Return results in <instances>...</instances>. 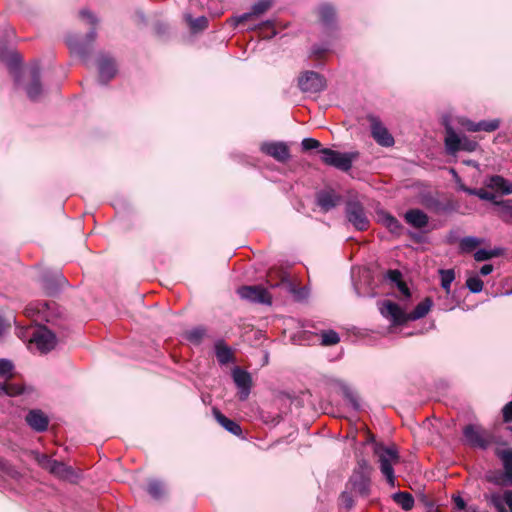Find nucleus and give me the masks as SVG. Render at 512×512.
I'll return each mask as SVG.
<instances>
[{
  "mask_svg": "<svg viewBox=\"0 0 512 512\" xmlns=\"http://www.w3.org/2000/svg\"><path fill=\"white\" fill-rule=\"evenodd\" d=\"M24 314L35 322L62 326L63 313L55 301H33L25 307Z\"/></svg>",
  "mask_w": 512,
  "mask_h": 512,
  "instance_id": "obj_1",
  "label": "nucleus"
},
{
  "mask_svg": "<svg viewBox=\"0 0 512 512\" xmlns=\"http://www.w3.org/2000/svg\"><path fill=\"white\" fill-rule=\"evenodd\" d=\"M374 455L378 458L380 471L391 487H395V473L393 466L400 462V455L397 448L385 446L382 443L375 442L373 445Z\"/></svg>",
  "mask_w": 512,
  "mask_h": 512,
  "instance_id": "obj_2",
  "label": "nucleus"
},
{
  "mask_svg": "<svg viewBox=\"0 0 512 512\" xmlns=\"http://www.w3.org/2000/svg\"><path fill=\"white\" fill-rule=\"evenodd\" d=\"M79 14L81 18L87 20V22L93 27L87 33L85 40L79 39L76 35H68L66 37V43L72 53L84 58L89 55L92 49V44L96 39L97 32L95 26L98 21L97 18L89 10L83 9Z\"/></svg>",
  "mask_w": 512,
  "mask_h": 512,
  "instance_id": "obj_3",
  "label": "nucleus"
},
{
  "mask_svg": "<svg viewBox=\"0 0 512 512\" xmlns=\"http://www.w3.org/2000/svg\"><path fill=\"white\" fill-rule=\"evenodd\" d=\"M445 138L444 144L446 152L449 155H456L459 151L474 152L478 143L471 140L464 134H458L450 124L449 120H444Z\"/></svg>",
  "mask_w": 512,
  "mask_h": 512,
  "instance_id": "obj_4",
  "label": "nucleus"
},
{
  "mask_svg": "<svg viewBox=\"0 0 512 512\" xmlns=\"http://www.w3.org/2000/svg\"><path fill=\"white\" fill-rule=\"evenodd\" d=\"M418 202L434 214H450L458 211V205L451 199L442 200L431 191H422L418 195Z\"/></svg>",
  "mask_w": 512,
  "mask_h": 512,
  "instance_id": "obj_5",
  "label": "nucleus"
},
{
  "mask_svg": "<svg viewBox=\"0 0 512 512\" xmlns=\"http://www.w3.org/2000/svg\"><path fill=\"white\" fill-rule=\"evenodd\" d=\"M321 161L328 166L334 167L341 171H349L353 161L358 157V152H345L332 150L330 148H321Z\"/></svg>",
  "mask_w": 512,
  "mask_h": 512,
  "instance_id": "obj_6",
  "label": "nucleus"
},
{
  "mask_svg": "<svg viewBox=\"0 0 512 512\" xmlns=\"http://www.w3.org/2000/svg\"><path fill=\"white\" fill-rule=\"evenodd\" d=\"M28 336L31 337L30 342L34 343L37 349L44 354L52 351L58 343L55 333L45 326L33 328L31 331L29 329Z\"/></svg>",
  "mask_w": 512,
  "mask_h": 512,
  "instance_id": "obj_7",
  "label": "nucleus"
},
{
  "mask_svg": "<svg viewBox=\"0 0 512 512\" xmlns=\"http://www.w3.org/2000/svg\"><path fill=\"white\" fill-rule=\"evenodd\" d=\"M345 215L350 224L359 231L367 230L369 219L363 205L357 200H348L345 205Z\"/></svg>",
  "mask_w": 512,
  "mask_h": 512,
  "instance_id": "obj_8",
  "label": "nucleus"
},
{
  "mask_svg": "<svg viewBox=\"0 0 512 512\" xmlns=\"http://www.w3.org/2000/svg\"><path fill=\"white\" fill-rule=\"evenodd\" d=\"M370 466L366 460L359 462V470L355 471L351 476L349 483L352 490L362 497H367L370 494Z\"/></svg>",
  "mask_w": 512,
  "mask_h": 512,
  "instance_id": "obj_9",
  "label": "nucleus"
},
{
  "mask_svg": "<svg viewBox=\"0 0 512 512\" xmlns=\"http://www.w3.org/2000/svg\"><path fill=\"white\" fill-rule=\"evenodd\" d=\"M298 86L303 93H319L326 87V81L322 75L314 71H305L298 78Z\"/></svg>",
  "mask_w": 512,
  "mask_h": 512,
  "instance_id": "obj_10",
  "label": "nucleus"
},
{
  "mask_svg": "<svg viewBox=\"0 0 512 512\" xmlns=\"http://www.w3.org/2000/svg\"><path fill=\"white\" fill-rule=\"evenodd\" d=\"M464 441L473 448L487 449L491 441L485 431L477 425L469 424L463 429Z\"/></svg>",
  "mask_w": 512,
  "mask_h": 512,
  "instance_id": "obj_11",
  "label": "nucleus"
},
{
  "mask_svg": "<svg viewBox=\"0 0 512 512\" xmlns=\"http://www.w3.org/2000/svg\"><path fill=\"white\" fill-rule=\"evenodd\" d=\"M35 459L42 468L59 478L68 479L73 475L71 467L63 462L51 459L45 454L37 453Z\"/></svg>",
  "mask_w": 512,
  "mask_h": 512,
  "instance_id": "obj_12",
  "label": "nucleus"
},
{
  "mask_svg": "<svg viewBox=\"0 0 512 512\" xmlns=\"http://www.w3.org/2000/svg\"><path fill=\"white\" fill-rule=\"evenodd\" d=\"M241 299L248 300L253 303L267 304L272 303L270 293L266 288L260 285L242 286L237 290Z\"/></svg>",
  "mask_w": 512,
  "mask_h": 512,
  "instance_id": "obj_13",
  "label": "nucleus"
},
{
  "mask_svg": "<svg viewBox=\"0 0 512 512\" xmlns=\"http://www.w3.org/2000/svg\"><path fill=\"white\" fill-rule=\"evenodd\" d=\"M370 122V130L373 139L382 147H391L395 141L388 129L383 125L381 120L373 115L368 116Z\"/></svg>",
  "mask_w": 512,
  "mask_h": 512,
  "instance_id": "obj_14",
  "label": "nucleus"
},
{
  "mask_svg": "<svg viewBox=\"0 0 512 512\" xmlns=\"http://www.w3.org/2000/svg\"><path fill=\"white\" fill-rule=\"evenodd\" d=\"M232 379L238 389L239 400H247L252 388L251 374L240 367H234L232 369Z\"/></svg>",
  "mask_w": 512,
  "mask_h": 512,
  "instance_id": "obj_15",
  "label": "nucleus"
},
{
  "mask_svg": "<svg viewBox=\"0 0 512 512\" xmlns=\"http://www.w3.org/2000/svg\"><path fill=\"white\" fill-rule=\"evenodd\" d=\"M261 152L274 158L276 161L284 163L290 158L289 147L285 142L267 141L260 146Z\"/></svg>",
  "mask_w": 512,
  "mask_h": 512,
  "instance_id": "obj_16",
  "label": "nucleus"
},
{
  "mask_svg": "<svg viewBox=\"0 0 512 512\" xmlns=\"http://www.w3.org/2000/svg\"><path fill=\"white\" fill-rule=\"evenodd\" d=\"M66 284V279L59 271L45 272L41 276V287L46 295H56Z\"/></svg>",
  "mask_w": 512,
  "mask_h": 512,
  "instance_id": "obj_17",
  "label": "nucleus"
},
{
  "mask_svg": "<svg viewBox=\"0 0 512 512\" xmlns=\"http://www.w3.org/2000/svg\"><path fill=\"white\" fill-rule=\"evenodd\" d=\"M458 124L468 132H493L500 127L499 119L481 120L474 122L466 117H458Z\"/></svg>",
  "mask_w": 512,
  "mask_h": 512,
  "instance_id": "obj_18",
  "label": "nucleus"
},
{
  "mask_svg": "<svg viewBox=\"0 0 512 512\" xmlns=\"http://www.w3.org/2000/svg\"><path fill=\"white\" fill-rule=\"evenodd\" d=\"M30 83L25 87L27 96L32 101H37L42 95L43 89L40 82L41 70L38 64H33L28 69Z\"/></svg>",
  "mask_w": 512,
  "mask_h": 512,
  "instance_id": "obj_19",
  "label": "nucleus"
},
{
  "mask_svg": "<svg viewBox=\"0 0 512 512\" xmlns=\"http://www.w3.org/2000/svg\"><path fill=\"white\" fill-rule=\"evenodd\" d=\"M383 317L389 319L394 325H399L407 321V314L394 302L383 301L379 306Z\"/></svg>",
  "mask_w": 512,
  "mask_h": 512,
  "instance_id": "obj_20",
  "label": "nucleus"
},
{
  "mask_svg": "<svg viewBox=\"0 0 512 512\" xmlns=\"http://www.w3.org/2000/svg\"><path fill=\"white\" fill-rule=\"evenodd\" d=\"M98 73L99 81L101 84H107L117 72V66L111 57L107 55H101L98 58Z\"/></svg>",
  "mask_w": 512,
  "mask_h": 512,
  "instance_id": "obj_21",
  "label": "nucleus"
},
{
  "mask_svg": "<svg viewBox=\"0 0 512 512\" xmlns=\"http://www.w3.org/2000/svg\"><path fill=\"white\" fill-rule=\"evenodd\" d=\"M272 6V0H259L255 4L252 5L251 11L247 13H243L238 16H234L231 18V23L233 26H238L239 24L249 20L253 16H259L265 13Z\"/></svg>",
  "mask_w": 512,
  "mask_h": 512,
  "instance_id": "obj_22",
  "label": "nucleus"
},
{
  "mask_svg": "<svg viewBox=\"0 0 512 512\" xmlns=\"http://www.w3.org/2000/svg\"><path fill=\"white\" fill-rule=\"evenodd\" d=\"M0 61L4 62L14 74L15 82L19 83L18 68L21 63V57L16 51L9 50L7 47L0 45Z\"/></svg>",
  "mask_w": 512,
  "mask_h": 512,
  "instance_id": "obj_23",
  "label": "nucleus"
},
{
  "mask_svg": "<svg viewBox=\"0 0 512 512\" xmlns=\"http://www.w3.org/2000/svg\"><path fill=\"white\" fill-rule=\"evenodd\" d=\"M488 499L497 512H512V492L510 490H505L503 493H492Z\"/></svg>",
  "mask_w": 512,
  "mask_h": 512,
  "instance_id": "obj_24",
  "label": "nucleus"
},
{
  "mask_svg": "<svg viewBox=\"0 0 512 512\" xmlns=\"http://www.w3.org/2000/svg\"><path fill=\"white\" fill-rule=\"evenodd\" d=\"M340 200L341 197L333 190H321L316 194V203L325 213L335 208Z\"/></svg>",
  "mask_w": 512,
  "mask_h": 512,
  "instance_id": "obj_25",
  "label": "nucleus"
},
{
  "mask_svg": "<svg viewBox=\"0 0 512 512\" xmlns=\"http://www.w3.org/2000/svg\"><path fill=\"white\" fill-rule=\"evenodd\" d=\"M25 419L27 424L36 432H44L48 428L49 420L41 410H30Z\"/></svg>",
  "mask_w": 512,
  "mask_h": 512,
  "instance_id": "obj_26",
  "label": "nucleus"
},
{
  "mask_svg": "<svg viewBox=\"0 0 512 512\" xmlns=\"http://www.w3.org/2000/svg\"><path fill=\"white\" fill-rule=\"evenodd\" d=\"M484 184L487 188L500 191L503 195L512 194V182L501 175L487 177Z\"/></svg>",
  "mask_w": 512,
  "mask_h": 512,
  "instance_id": "obj_27",
  "label": "nucleus"
},
{
  "mask_svg": "<svg viewBox=\"0 0 512 512\" xmlns=\"http://www.w3.org/2000/svg\"><path fill=\"white\" fill-rule=\"evenodd\" d=\"M406 223L416 229H422L429 223L428 215L420 209H409L404 214Z\"/></svg>",
  "mask_w": 512,
  "mask_h": 512,
  "instance_id": "obj_28",
  "label": "nucleus"
},
{
  "mask_svg": "<svg viewBox=\"0 0 512 512\" xmlns=\"http://www.w3.org/2000/svg\"><path fill=\"white\" fill-rule=\"evenodd\" d=\"M214 418L216 421L229 433L235 435V436H241L242 435V428L241 426L235 422L234 420H231L227 418L224 414H222L217 408H213L212 410Z\"/></svg>",
  "mask_w": 512,
  "mask_h": 512,
  "instance_id": "obj_29",
  "label": "nucleus"
},
{
  "mask_svg": "<svg viewBox=\"0 0 512 512\" xmlns=\"http://www.w3.org/2000/svg\"><path fill=\"white\" fill-rule=\"evenodd\" d=\"M214 349L219 364L226 365L228 363L234 362L235 359L233 352L223 340L216 341Z\"/></svg>",
  "mask_w": 512,
  "mask_h": 512,
  "instance_id": "obj_30",
  "label": "nucleus"
},
{
  "mask_svg": "<svg viewBox=\"0 0 512 512\" xmlns=\"http://www.w3.org/2000/svg\"><path fill=\"white\" fill-rule=\"evenodd\" d=\"M318 16H319V21L320 23L325 27V28H331L335 22H336V12H335V9L325 3V4H322L319 6L318 8Z\"/></svg>",
  "mask_w": 512,
  "mask_h": 512,
  "instance_id": "obj_31",
  "label": "nucleus"
},
{
  "mask_svg": "<svg viewBox=\"0 0 512 512\" xmlns=\"http://www.w3.org/2000/svg\"><path fill=\"white\" fill-rule=\"evenodd\" d=\"M498 458L502 461L504 468V477L509 481L512 480V448L497 451Z\"/></svg>",
  "mask_w": 512,
  "mask_h": 512,
  "instance_id": "obj_32",
  "label": "nucleus"
},
{
  "mask_svg": "<svg viewBox=\"0 0 512 512\" xmlns=\"http://www.w3.org/2000/svg\"><path fill=\"white\" fill-rule=\"evenodd\" d=\"M432 307V300L430 298H425L423 301L418 303L416 307L407 314V321L408 320H418L420 318H423L428 314Z\"/></svg>",
  "mask_w": 512,
  "mask_h": 512,
  "instance_id": "obj_33",
  "label": "nucleus"
},
{
  "mask_svg": "<svg viewBox=\"0 0 512 512\" xmlns=\"http://www.w3.org/2000/svg\"><path fill=\"white\" fill-rule=\"evenodd\" d=\"M392 499L405 511H409L414 507V498L408 492H396L392 495Z\"/></svg>",
  "mask_w": 512,
  "mask_h": 512,
  "instance_id": "obj_34",
  "label": "nucleus"
},
{
  "mask_svg": "<svg viewBox=\"0 0 512 512\" xmlns=\"http://www.w3.org/2000/svg\"><path fill=\"white\" fill-rule=\"evenodd\" d=\"M205 336L206 329L202 326L194 327L184 334L185 339L194 345H199Z\"/></svg>",
  "mask_w": 512,
  "mask_h": 512,
  "instance_id": "obj_35",
  "label": "nucleus"
},
{
  "mask_svg": "<svg viewBox=\"0 0 512 512\" xmlns=\"http://www.w3.org/2000/svg\"><path fill=\"white\" fill-rule=\"evenodd\" d=\"M502 254H503V249L499 248V247H496V248L490 249V250L482 248V249L477 250L474 253V259L477 262H482V261H486V260L492 259L494 257H499Z\"/></svg>",
  "mask_w": 512,
  "mask_h": 512,
  "instance_id": "obj_36",
  "label": "nucleus"
},
{
  "mask_svg": "<svg viewBox=\"0 0 512 512\" xmlns=\"http://www.w3.org/2000/svg\"><path fill=\"white\" fill-rule=\"evenodd\" d=\"M482 243V239L475 236H467L460 240L459 248L461 252L468 253L473 251L477 246Z\"/></svg>",
  "mask_w": 512,
  "mask_h": 512,
  "instance_id": "obj_37",
  "label": "nucleus"
},
{
  "mask_svg": "<svg viewBox=\"0 0 512 512\" xmlns=\"http://www.w3.org/2000/svg\"><path fill=\"white\" fill-rule=\"evenodd\" d=\"M496 206L499 208V216L505 222L512 219V199L500 200Z\"/></svg>",
  "mask_w": 512,
  "mask_h": 512,
  "instance_id": "obj_38",
  "label": "nucleus"
},
{
  "mask_svg": "<svg viewBox=\"0 0 512 512\" xmlns=\"http://www.w3.org/2000/svg\"><path fill=\"white\" fill-rule=\"evenodd\" d=\"M381 216V222L392 232L399 233L402 229L401 223L391 214L383 213Z\"/></svg>",
  "mask_w": 512,
  "mask_h": 512,
  "instance_id": "obj_39",
  "label": "nucleus"
},
{
  "mask_svg": "<svg viewBox=\"0 0 512 512\" xmlns=\"http://www.w3.org/2000/svg\"><path fill=\"white\" fill-rule=\"evenodd\" d=\"M440 278H441V287L447 292L450 293V287L452 282L455 279V272L452 269H440L439 270Z\"/></svg>",
  "mask_w": 512,
  "mask_h": 512,
  "instance_id": "obj_40",
  "label": "nucleus"
},
{
  "mask_svg": "<svg viewBox=\"0 0 512 512\" xmlns=\"http://www.w3.org/2000/svg\"><path fill=\"white\" fill-rule=\"evenodd\" d=\"M321 344L324 346H331L339 343V334L334 330H325L320 334Z\"/></svg>",
  "mask_w": 512,
  "mask_h": 512,
  "instance_id": "obj_41",
  "label": "nucleus"
},
{
  "mask_svg": "<svg viewBox=\"0 0 512 512\" xmlns=\"http://www.w3.org/2000/svg\"><path fill=\"white\" fill-rule=\"evenodd\" d=\"M147 491L152 498L158 500L164 495L163 483L158 480H152L148 484Z\"/></svg>",
  "mask_w": 512,
  "mask_h": 512,
  "instance_id": "obj_42",
  "label": "nucleus"
},
{
  "mask_svg": "<svg viewBox=\"0 0 512 512\" xmlns=\"http://www.w3.org/2000/svg\"><path fill=\"white\" fill-rule=\"evenodd\" d=\"M186 20L188 21L193 32L204 30L208 25V19L205 16H200L193 19L190 15H188Z\"/></svg>",
  "mask_w": 512,
  "mask_h": 512,
  "instance_id": "obj_43",
  "label": "nucleus"
},
{
  "mask_svg": "<svg viewBox=\"0 0 512 512\" xmlns=\"http://www.w3.org/2000/svg\"><path fill=\"white\" fill-rule=\"evenodd\" d=\"M468 194L477 196L481 200L489 201V202L493 203L495 206H496V203L500 201V200L496 199L495 194L488 192L482 188L476 189V190H469Z\"/></svg>",
  "mask_w": 512,
  "mask_h": 512,
  "instance_id": "obj_44",
  "label": "nucleus"
},
{
  "mask_svg": "<svg viewBox=\"0 0 512 512\" xmlns=\"http://www.w3.org/2000/svg\"><path fill=\"white\" fill-rule=\"evenodd\" d=\"M0 473L9 476L13 479H18L20 476L19 471L16 470L8 461L0 459Z\"/></svg>",
  "mask_w": 512,
  "mask_h": 512,
  "instance_id": "obj_45",
  "label": "nucleus"
},
{
  "mask_svg": "<svg viewBox=\"0 0 512 512\" xmlns=\"http://www.w3.org/2000/svg\"><path fill=\"white\" fill-rule=\"evenodd\" d=\"M466 286L471 293H479L483 289V281L478 276H471L467 279Z\"/></svg>",
  "mask_w": 512,
  "mask_h": 512,
  "instance_id": "obj_46",
  "label": "nucleus"
},
{
  "mask_svg": "<svg viewBox=\"0 0 512 512\" xmlns=\"http://www.w3.org/2000/svg\"><path fill=\"white\" fill-rule=\"evenodd\" d=\"M13 363L8 359H0V376L10 377L12 375Z\"/></svg>",
  "mask_w": 512,
  "mask_h": 512,
  "instance_id": "obj_47",
  "label": "nucleus"
},
{
  "mask_svg": "<svg viewBox=\"0 0 512 512\" xmlns=\"http://www.w3.org/2000/svg\"><path fill=\"white\" fill-rule=\"evenodd\" d=\"M339 501H340V505L347 509H351L354 506L353 496L348 491H343L341 493V495L339 497Z\"/></svg>",
  "mask_w": 512,
  "mask_h": 512,
  "instance_id": "obj_48",
  "label": "nucleus"
},
{
  "mask_svg": "<svg viewBox=\"0 0 512 512\" xmlns=\"http://www.w3.org/2000/svg\"><path fill=\"white\" fill-rule=\"evenodd\" d=\"M320 146V142L314 138H304L301 142V147L304 151L318 149Z\"/></svg>",
  "mask_w": 512,
  "mask_h": 512,
  "instance_id": "obj_49",
  "label": "nucleus"
},
{
  "mask_svg": "<svg viewBox=\"0 0 512 512\" xmlns=\"http://www.w3.org/2000/svg\"><path fill=\"white\" fill-rule=\"evenodd\" d=\"M23 387L19 384L7 383L6 396L14 397L22 394Z\"/></svg>",
  "mask_w": 512,
  "mask_h": 512,
  "instance_id": "obj_50",
  "label": "nucleus"
},
{
  "mask_svg": "<svg viewBox=\"0 0 512 512\" xmlns=\"http://www.w3.org/2000/svg\"><path fill=\"white\" fill-rule=\"evenodd\" d=\"M502 415L505 423H512V401L502 408Z\"/></svg>",
  "mask_w": 512,
  "mask_h": 512,
  "instance_id": "obj_51",
  "label": "nucleus"
},
{
  "mask_svg": "<svg viewBox=\"0 0 512 512\" xmlns=\"http://www.w3.org/2000/svg\"><path fill=\"white\" fill-rule=\"evenodd\" d=\"M386 276L388 280L395 283L396 285L402 282V274L399 270H389Z\"/></svg>",
  "mask_w": 512,
  "mask_h": 512,
  "instance_id": "obj_52",
  "label": "nucleus"
},
{
  "mask_svg": "<svg viewBox=\"0 0 512 512\" xmlns=\"http://www.w3.org/2000/svg\"><path fill=\"white\" fill-rule=\"evenodd\" d=\"M453 502L455 504V507L458 510H462V512L468 507L466 506L465 500L461 496H453Z\"/></svg>",
  "mask_w": 512,
  "mask_h": 512,
  "instance_id": "obj_53",
  "label": "nucleus"
},
{
  "mask_svg": "<svg viewBox=\"0 0 512 512\" xmlns=\"http://www.w3.org/2000/svg\"><path fill=\"white\" fill-rule=\"evenodd\" d=\"M346 397L349 399V402L351 403L352 407L355 410H359L360 409L359 401H358L357 397L353 393L347 392L346 393Z\"/></svg>",
  "mask_w": 512,
  "mask_h": 512,
  "instance_id": "obj_54",
  "label": "nucleus"
},
{
  "mask_svg": "<svg viewBox=\"0 0 512 512\" xmlns=\"http://www.w3.org/2000/svg\"><path fill=\"white\" fill-rule=\"evenodd\" d=\"M267 283L269 284V287L270 288H275V287H279V286H285L287 288L290 287V282L288 281V279L286 278V276H282L281 278V281L280 282H277V283H270L269 281H267Z\"/></svg>",
  "mask_w": 512,
  "mask_h": 512,
  "instance_id": "obj_55",
  "label": "nucleus"
},
{
  "mask_svg": "<svg viewBox=\"0 0 512 512\" xmlns=\"http://www.w3.org/2000/svg\"><path fill=\"white\" fill-rule=\"evenodd\" d=\"M397 287L399 289V291L401 292V294L405 297V298H409L410 297V291H409V288L407 287V285L402 281L400 282V284H397Z\"/></svg>",
  "mask_w": 512,
  "mask_h": 512,
  "instance_id": "obj_56",
  "label": "nucleus"
},
{
  "mask_svg": "<svg viewBox=\"0 0 512 512\" xmlns=\"http://www.w3.org/2000/svg\"><path fill=\"white\" fill-rule=\"evenodd\" d=\"M493 269H494V267H493V265H492V264H485V265H483V266L480 268L479 273H480V275H482V276H487V275H489V274H491V273H492Z\"/></svg>",
  "mask_w": 512,
  "mask_h": 512,
  "instance_id": "obj_57",
  "label": "nucleus"
},
{
  "mask_svg": "<svg viewBox=\"0 0 512 512\" xmlns=\"http://www.w3.org/2000/svg\"><path fill=\"white\" fill-rule=\"evenodd\" d=\"M448 239H449V242H450V243H453V242L457 241V239H458V238H457V232H456V231L451 230V231L449 232Z\"/></svg>",
  "mask_w": 512,
  "mask_h": 512,
  "instance_id": "obj_58",
  "label": "nucleus"
},
{
  "mask_svg": "<svg viewBox=\"0 0 512 512\" xmlns=\"http://www.w3.org/2000/svg\"><path fill=\"white\" fill-rule=\"evenodd\" d=\"M7 325L4 321V319L0 316V336L3 335L4 331L6 330Z\"/></svg>",
  "mask_w": 512,
  "mask_h": 512,
  "instance_id": "obj_59",
  "label": "nucleus"
},
{
  "mask_svg": "<svg viewBox=\"0 0 512 512\" xmlns=\"http://www.w3.org/2000/svg\"><path fill=\"white\" fill-rule=\"evenodd\" d=\"M463 512H482L477 506L470 505Z\"/></svg>",
  "mask_w": 512,
  "mask_h": 512,
  "instance_id": "obj_60",
  "label": "nucleus"
},
{
  "mask_svg": "<svg viewBox=\"0 0 512 512\" xmlns=\"http://www.w3.org/2000/svg\"><path fill=\"white\" fill-rule=\"evenodd\" d=\"M7 383H0V396L6 395Z\"/></svg>",
  "mask_w": 512,
  "mask_h": 512,
  "instance_id": "obj_61",
  "label": "nucleus"
},
{
  "mask_svg": "<svg viewBox=\"0 0 512 512\" xmlns=\"http://www.w3.org/2000/svg\"><path fill=\"white\" fill-rule=\"evenodd\" d=\"M459 190H461V191H463V192L468 194L469 190H476V188H469V187L465 186L464 184H460L459 185Z\"/></svg>",
  "mask_w": 512,
  "mask_h": 512,
  "instance_id": "obj_62",
  "label": "nucleus"
},
{
  "mask_svg": "<svg viewBox=\"0 0 512 512\" xmlns=\"http://www.w3.org/2000/svg\"><path fill=\"white\" fill-rule=\"evenodd\" d=\"M464 163L468 166L478 167V163L475 160H467Z\"/></svg>",
  "mask_w": 512,
  "mask_h": 512,
  "instance_id": "obj_63",
  "label": "nucleus"
},
{
  "mask_svg": "<svg viewBox=\"0 0 512 512\" xmlns=\"http://www.w3.org/2000/svg\"><path fill=\"white\" fill-rule=\"evenodd\" d=\"M265 24L270 25L271 21H266Z\"/></svg>",
  "mask_w": 512,
  "mask_h": 512,
  "instance_id": "obj_64",
  "label": "nucleus"
}]
</instances>
